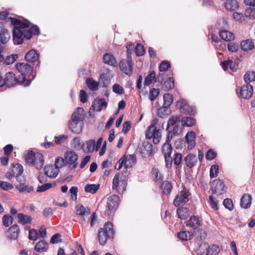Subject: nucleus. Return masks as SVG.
Instances as JSON below:
<instances>
[{"label":"nucleus","mask_w":255,"mask_h":255,"mask_svg":"<svg viewBox=\"0 0 255 255\" xmlns=\"http://www.w3.org/2000/svg\"><path fill=\"white\" fill-rule=\"evenodd\" d=\"M15 67L21 74L19 80L25 83V86H29L34 79L36 74L33 70L32 65L29 63H18L15 65Z\"/></svg>","instance_id":"nucleus-1"},{"label":"nucleus","mask_w":255,"mask_h":255,"mask_svg":"<svg viewBox=\"0 0 255 255\" xmlns=\"http://www.w3.org/2000/svg\"><path fill=\"white\" fill-rule=\"evenodd\" d=\"M114 235L112 224L109 222H107L98 231V237L100 244L104 245L109 239L113 238Z\"/></svg>","instance_id":"nucleus-2"},{"label":"nucleus","mask_w":255,"mask_h":255,"mask_svg":"<svg viewBox=\"0 0 255 255\" xmlns=\"http://www.w3.org/2000/svg\"><path fill=\"white\" fill-rule=\"evenodd\" d=\"M158 123V119H153L145 132L146 138L149 139L152 138L153 142L155 144H158L161 139L160 129H157L156 127Z\"/></svg>","instance_id":"nucleus-3"},{"label":"nucleus","mask_w":255,"mask_h":255,"mask_svg":"<svg viewBox=\"0 0 255 255\" xmlns=\"http://www.w3.org/2000/svg\"><path fill=\"white\" fill-rule=\"evenodd\" d=\"M13 40L15 44H20L23 43V38L30 39L31 38V33L25 29H13Z\"/></svg>","instance_id":"nucleus-4"},{"label":"nucleus","mask_w":255,"mask_h":255,"mask_svg":"<svg viewBox=\"0 0 255 255\" xmlns=\"http://www.w3.org/2000/svg\"><path fill=\"white\" fill-rule=\"evenodd\" d=\"M191 195L189 190L184 188L176 196L173 204L176 207L184 205L189 200V196Z\"/></svg>","instance_id":"nucleus-5"},{"label":"nucleus","mask_w":255,"mask_h":255,"mask_svg":"<svg viewBox=\"0 0 255 255\" xmlns=\"http://www.w3.org/2000/svg\"><path fill=\"white\" fill-rule=\"evenodd\" d=\"M119 197L118 195H112L107 199V209L105 214L106 215L109 216L112 211L115 210L119 205Z\"/></svg>","instance_id":"nucleus-6"},{"label":"nucleus","mask_w":255,"mask_h":255,"mask_svg":"<svg viewBox=\"0 0 255 255\" xmlns=\"http://www.w3.org/2000/svg\"><path fill=\"white\" fill-rule=\"evenodd\" d=\"M119 67L121 70L125 74L130 76L131 75L133 69V63L130 58L127 59H122L120 63Z\"/></svg>","instance_id":"nucleus-7"},{"label":"nucleus","mask_w":255,"mask_h":255,"mask_svg":"<svg viewBox=\"0 0 255 255\" xmlns=\"http://www.w3.org/2000/svg\"><path fill=\"white\" fill-rule=\"evenodd\" d=\"M237 93L239 97L249 99L253 96V87L250 84H246L241 88L239 92L237 90Z\"/></svg>","instance_id":"nucleus-8"},{"label":"nucleus","mask_w":255,"mask_h":255,"mask_svg":"<svg viewBox=\"0 0 255 255\" xmlns=\"http://www.w3.org/2000/svg\"><path fill=\"white\" fill-rule=\"evenodd\" d=\"M66 163L68 164H73V168H75L78 165L76 162L78 159V155L74 151H69L65 153L64 155Z\"/></svg>","instance_id":"nucleus-9"},{"label":"nucleus","mask_w":255,"mask_h":255,"mask_svg":"<svg viewBox=\"0 0 255 255\" xmlns=\"http://www.w3.org/2000/svg\"><path fill=\"white\" fill-rule=\"evenodd\" d=\"M196 133L193 131H188L185 135V142L187 144L188 149L191 150L194 148L196 143L195 139Z\"/></svg>","instance_id":"nucleus-10"},{"label":"nucleus","mask_w":255,"mask_h":255,"mask_svg":"<svg viewBox=\"0 0 255 255\" xmlns=\"http://www.w3.org/2000/svg\"><path fill=\"white\" fill-rule=\"evenodd\" d=\"M11 24L13 25V29H25V28L30 26V22L28 20L22 21L15 18H11Z\"/></svg>","instance_id":"nucleus-11"},{"label":"nucleus","mask_w":255,"mask_h":255,"mask_svg":"<svg viewBox=\"0 0 255 255\" xmlns=\"http://www.w3.org/2000/svg\"><path fill=\"white\" fill-rule=\"evenodd\" d=\"M154 153L152 145L148 142H144L141 147V153L143 157H147L152 155Z\"/></svg>","instance_id":"nucleus-12"},{"label":"nucleus","mask_w":255,"mask_h":255,"mask_svg":"<svg viewBox=\"0 0 255 255\" xmlns=\"http://www.w3.org/2000/svg\"><path fill=\"white\" fill-rule=\"evenodd\" d=\"M20 233L19 226L13 225L8 229L7 232V237L11 240H16Z\"/></svg>","instance_id":"nucleus-13"},{"label":"nucleus","mask_w":255,"mask_h":255,"mask_svg":"<svg viewBox=\"0 0 255 255\" xmlns=\"http://www.w3.org/2000/svg\"><path fill=\"white\" fill-rule=\"evenodd\" d=\"M45 174L49 177L51 178H55L59 172V170L54 165H46L44 168Z\"/></svg>","instance_id":"nucleus-14"},{"label":"nucleus","mask_w":255,"mask_h":255,"mask_svg":"<svg viewBox=\"0 0 255 255\" xmlns=\"http://www.w3.org/2000/svg\"><path fill=\"white\" fill-rule=\"evenodd\" d=\"M84 119V110L82 108H78L72 114L71 120L75 121L83 122Z\"/></svg>","instance_id":"nucleus-15"},{"label":"nucleus","mask_w":255,"mask_h":255,"mask_svg":"<svg viewBox=\"0 0 255 255\" xmlns=\"http://www.w3.org/2000/svg\"><path fill=\"white\" fill-rule=\"evenodd\" d=\"M69 128L72 132L76 133H79L82 130V123L70 120L69 122Z\"/></svg>","instance_id":"nucleus-16"},{"label":"nucleus","mask_w":255,"mask_h":255,"mask_svg":"<svg viewBox=\"0 0 255 255\" xmlns=\"http://www.w3.org/2000/svg\"><path fill=\"white\" fill-rule=\"evenodd\" d=\"M122 159H124L123 162L126 169L131 167L136 162V158L133 154L128 155L127 156L124 155L122 157Z\"/></svg>","instance_id":"nucleus-17"},{"label":"nucleus","mask_w":255,"mask_h":255,"mask_svg":"<svg viewBox=\"0 0 255 255\" xmlns=\"http://www.w3.org/2000/svg\"><path fill=\"white\" fill-rule=\"evenodd\" d=\"M25 59L30 63H33L38 61L39 59V55L34 50H29L25 55Z\"/></svg>","instance_id":"nucleus-18"},{"label":"nucleus","mask_w":255,"mask_h":255,"mask_svg":"<svg viewBox=\"0 0 255 255\" xmlns=\"http://www.w3.org/2000/svg\"><path fill=\"white\" fill-rule=\"evenodd\" d=\"M252 203V196L249 194H245L241 199L240 205L242 208L248 209Z\"/></svg>","instance_id":"nucleus-19"},{"label":"nucleus","mask_w":255,"mask_h":255,"mask_svg":"<svg viewBox=\"0 0 255 255\" xmlns=\"http://www.w3.org/2000/svg\"><path fill=\"white\" fill-rule=\"evenodd\" d=\"M107 105L108 104L106 101L104 99L101 98L95 100L92 107L94 110L100 112L102 110L103 107L106 108Z\"/></svg>","instance_id":"nucleus-20"},{"label":"nucleus","mask_w":255,"mask_h":255,"mask_svg":"<svg viewBox=\"0 0 255 255\" xmlns=\"http://www.w3.org/2000/svg\"><path fill=\"white\" fill-rule=\"evenodd\" d=\"M17 219L18 222L22 225H29L32 220L31 216L22 213L18 214Z\"/></svg>","instance_id":"nucleus-21"},{"label":"nucleus","mask_w":255,"mask_h":255,"mask_svg":"<svg viewBox=\"0 0 255 255\" xmlns=\"http://www.w3.org/2000/svg\"><path fill=\"white\" fill-rule=\"evenodd\" d=\"M75 213L77 215L80 216L88 215L91 213L90 209L88 207H84L81 204H78L76 206Z\"/></svg>","instance_id":"nucleus-22"},{"label":"nucleus","mask_w":255,"mask_h":255,"mask_svg":"<svg viewBox=\"0 0 255 255\" xmlns=\"http://www.w3.org/2000/svg\"><path fill=\"white\" fill-rule=\"evenodd\" d=\"M224 184L220 180L214 181L213 182L212 191L213 193H219L221 194L224 190Z\"/></svg>","instance_id":"nucleus-23"},{"label":"nucleus","mask_w":255,"mask_h":255,"mask_svg":"<svg viewBox=\"0 0 255 255\" xmlns=\"http://www.w3.org/2000/svg\"><path fill=\"white\" fill-rule=\"evenodd\" d=\"M186 165L189 168H192L197 162V158L196 155L190 153L185 158Z\"/></svg>","instance_id":"nucleus-24"},{"label":"nucleus","mask_w":255,"mask_h":255,"mask_svg":"<svg viewBox=\"0 0 255 255\" xmlns=\"http://www.w3.org/2000/svg\"><path fill=\"white\" fill-rule=\"evenodd\" d=\"M200 221L199 218L195 216H191L186 224L187 226H189L193 229H196L200 226Z\"/></svg>","instance_id":"nucleus-25"},{"label":"nucleus","mask_w":255,"mask_h":255,"mask_svg":"<svg viewBox=\"0 0 255 255\" xmlns=\"http://www.w3.org/2000/svg\"><path fill=\"white\" fill-rule=\"evenodd\" d=\"M111 82L110 75L107 73H102L100 75L99 83L103 87H107Z\"/></svg>","instance_id":"nucleus-26"},{"label":"nucleus","mask_w":255,"mask_h":255,"mask_svg":"<svg viewBox=\"0 0 255 255\" xmlns=\"http://www.w3.org/2000/svg\"><path fill=\"white\" fill-rule=\"evenodd\" d=\"M219 35L222 39L226 41H230L233 40L235 37L233 33L226 30H221L220 31Z\"/></svg>","instance_id":"nucleus-27"},{"label":"nucleus","mask_w":255,"mask_h":255,"mask_svg":"<svg viewBox=\"0 0 255 255\" xmlns=\"http://www.w3.org/2000/svg\"><path fill=\"white\" fill-rule=\"evenodd\" d=\"M241 47L243 51H247L255 48L254 42L251 39L243 40L241 42Z\"/></svg>","instance_id":"nucleus-28"},{"label":"nucleus","mask_w":255,"mask_h":255,"mask_svg":"<svg viewBox=\"0 0 255 255\" xmlns=\"http://www.w3.org/2000/svg\"><path fill=\"white\" fill-rule=\"evenodd\" d=\"M103 61L105 64L113 66H116L118 64L113 55L109 53H106L104 55Z\"/></svg>","instance_id":"nucleus-29"},{"label":"nucleus","mask_w":255,"mask_h":255,"mask_svg":"<svg viewBox=\"0 0 255 255\" xmlns=\"http://www.w3.org/2000/svg\"><path fill=\"white\" fill-rule=\"evenodd\" d=\"M48 247L47 243L44 240L39 241L35 246V250L40 253L45 252L47 251Z\"/></svg>","instance_id":"nucleus-30"},{"label":"nucleus","mask_w":255,"mask_h":255,"mask_svg":"<svg viewBox=\"0 0 255 255\" xmlns=\"http://www.w3.org/2000/svg\"><path fill=\"white\" fill-rule=\"evenodd\" d=\"M177 214L179 218L181 220H185L189 216V211L187 208H178L177 209Z\"/></svg>","instance_id":"nucleus-31"},{"label":"nucleus","mask_w":255,"mask_h":255,"mask_svg":"<svg viewBox=\"0 0 255 255\" xmlns=\"http://www.w3.org/2000/svg\"><path fill=\"white\" fill-rule=\"evenodd\" d=\"M225 7L227 10L234 11L238 8L239 5L236 0H227Z\"/></svg>","instance_id":"nucleus-32"},{"label":"nucleus","mask_w":255,"mask_h":255,"mask_svg":"<svg viewBox=\"0 0 255 255\" xmlns=\"http://www.w3.org/2000/svg\"><path fill=\"white\" fill-rule=\"evenodd\" d=\"M10 38V34L8 30L4 28L0 30V43L5 44L7 42Z\"/></svg>","instance_id":"nucleus-33"},{"label":"nucleus","mask_w":255,"mask_h":255,"mask_svg":"<svg viewBox=\"0 0 255 255\" xmlns=\"http://www.w3.org/2000/svg\"><path fill=\"white\" fill-rule=\"evenodd\" d=\"M173 186L171 181H165L162 182L161 188L162 190L163 193L164 194H169L170 193Z\"/></svg>","instance_id":"nucleus-34"},{"label":"nucleus","mask_w":255,"mask_h":255,"mask_svg":"<svg viewBox=\"0 0 255 255\" xmlns=\"http://www.w3.org/2000/svg\"><path fill=\"white\" fill-rule=\"evenodd\" d=\"M244 80L246 84H250L252 82L255 81V71L246 72L244 76Z\"/></svg>","instance_id":"nucleus-35"},{"label":"nucleus","mask_w":255,"mask_h":255,"mask_svg":"<svg viewBox=\"0 0 255 255\" xmlns=\"http://www.w3.org/2000/svg\"><path fill=\"white\" fill-rule=\"evenodd\" d=\"M36 158L34 160V164L32 166H35L37 169H40L42 168L44 164V158L42 154L37 153Z\"/></svg>","instance_id":"nucleus-36"},{"label":"nucleus","mask_w":255,"mask_h":255,"mask_svg":"<svg viewBox=\"0 0 255 255\" xmlns=\"http://www.w3.org/2000/svg\"><path fill=\"white\" fill-rule=\"evenodd\" d=\"M37 156V154H35L33 151H29L25 156V160L27 164L32 166L34 164V160Z\"/></svg>","instance_id":"nucleus-37"},{"label":"nucleus","mask_w":255,"mask_h":255,"mask_svg":"<svg viewBox=\"0 0 255 255\" xmlns=\"http://www.w3.org/2000/svg\"><path fill=\"white\" fill-rule=\"evenodd\" d=\"M86 83L89 87V88L93 91H97L98 89V86L100 85L99 81L96 82L93 79L91 78H88L86 79Z\"/></svg>","instance_id":"nucleus-38"},{"label":"nucleus","mask_w":255,"mask_h":255,"mask_svg":"<svg viewBox=\"0 0 255 255\" xmlns=\"http://www.w3.org/2000/svg\"><path fill=\"white\" fill-rule=\"evenodd\" d=\"M164 103L163 105V108H168L173 103V96L169 94L166 93L163 95Z\"/></svg>","instance_id":"nucleus-39"},{"label":"nucleus","mask_w":255,"mask_h":255,"mask_svg":"<svg viewBox=\"0 0 255 255\" xmlns=\"http://www.w3.org/2000/svg\"><path fill=\"white\" fill-rule=\"evenodd\" d=\"M174 87V82L173 79L171 77L168 78L162 85V88L165 91H168Z\"/></svg>","instance_id":"nucleus-40"},{"label":"nucleus","mask_w":255,"mask_h":255,"mask_svg":"<svg viewBox=\"0 0 255 255\" xmlns=\"http://www.w3.org/2000/svg\"><path fill=\"white\" fill-rule=\"evenodd\" d=\"M220 252V249L218 246L216 245H208V250L206 254L209 255H218Z\"/></svg>","instance_id":"nucleus-41"},{"label":"nucleus","mask_w":255,"mask_h":255,"mask_svg":"<svg viewBox=\"0 0 255 255\" xmlns=\"http://www.w3.org/2000/svg\"><path fill=\"white\" fill-rule=\"evenodd\" d=\"M100 188V184H87L84 188L85 191L92 194L95 193Z\"/></svg>","instance_id":"nucleus-42"},{"label":"nucleus","mask_w":255,"mask_h":255,"mask_svg":"<svg viewBox=\"0 0 255 255\" xmlns=\"http://www.w3.org/2000/svg\"><path fill=\"white\" fill-rule=\"evenodd\" d=\"M173 148L170 143H164L161 148L162 154L164 155H171Z\"/></svg>","instance_id":"nucleus-43"},{"label":"nucleus","mask_w":255,"mask_h":255,"mask_svg":"<svg viewBox=\"0 0 255 255\" xmlns=\"http://www.w3.org/2000/svg\"><path fill=\"white\" fill-rule=\"evenodd\" d=\"M86 146L84 149L86 152H92L95 149V140L94 139H90L86 141Z\"/></svg>","instance_id":"nucleus-44"},{"label":"nucleus","mask_w":255,"mask_h":255,"mask_svg":"<svg viewBox=\"0 0 255 255\" xmlns=\"http://www.w3.org/2000/svg\"><path fill=\"white\" fill-rule=\"evenodd\" d=\"M195 123V120L191 117H184L181 120V124L183 126L191 127Z\"/></svg>","instance_id":"nucleus-45"},{"label":"nucleus","mask_w":255,"mask_h":255,"mask_svg":"<svg viewBox=\"0 0 255 255\" xmlns=\"http://www.w3.org/2000/svg\"><path fill=\"white\" fill-rule=\"evenodd\" d=\"M192 234L187 231H182L179 232L178 235V238L182 241H188L191 239Z\"/></svg>","instance_id":"nucleus-46"},{"label":"nucleus","mask_w":255,"mask_h":255,"mask_svg":"<svg viewBox=\"0 0 255 255\" xmlns=\"http://www.w3.org/2000/svg\"><path fill=\"white\" fill-rule=\"evenodd\" d=\"M176 106L180 109L181 113H185L187 110V102L186 100L181 99L179 100L176 104Z\"/></svg>","instance_id":"nucleus-47"},{"label":"nucleus","mask_w":255,"mask_h":255,"mask_svg":"<svg viewBox=\"0 0 255 255\" xmlns=\"http://www.w3.org/2000/svg\"><path fill=\"white\" fill-rule=\"evenodd\" d=\"M18 57V55L16 54L7 56L4 60L3 63L7 65L12 64L17 59Z\"/></svg>","instance_id":"nucleus-48"},{"label":"nucleus","mask_w":255,"mask_h":255,"mask_svg":"<svg viewBox=\"0 0 255 255\" xmlns=\"http://www.w3.org/2000/svg\"><path fill=\"white\" fill-rule=\"evenodd\" d=\"M155 78V72H151L145 78L144 84L146 86L150 85Z\"/></svg>","instance_id":"nucleus-49"},{"label":"nucleus","mask_w":255,"mask_h":255,"mask_svg":"<svg viewBox=\"0 0 255 255\" xmlns=\"http://www.w3.org/2000/svg\"><path fill=\"white\" fill-rule=\"evenodd\" d=\"M16 188L18 190L19 192L30 193L32 191L33 188L32 187L28 185H20L16 186Z\"/></svg>","instance_id":"nucleus-50"},{"label":"nucleus","mask_w":255,"mask_h":255,"mask_svg":"<svg viewBox=\"0 0 255 255\" xmlns=\"http://www.w3.org/2000/svg\"><path fill=\"white\" fill-rule=\"evenodd\" d=\"M208 250V245L206 243L201 244L198 249V253L199 255H209L206 254Z\"/></svg>","instance_id":"nucleus-51"},{"label":"nucleus","mask_w":255,"mask_h":255,"mask_svg":"<svg viewBox=\"0 0 255 255\" xmlns=\"http://www.w3.org/2000/svg\"><path fill=\"white\" fill-rule=\"evenodd\" d=\"M39 238L38 231L35 229H31L29 231L28 239L32 241H36Z\"/></svg>","instance_id":"nucleus-52"},{"label":"nucleus","mask_w":255,"mask_h":255,"mask_svg":"<svg viewBox=\"0 0 255 255\" xmlns=\"http://www.w3.org/2000/svg\"><path fill=\"white\" fill-rule=\"evenodd\" d=\"M159 94L158 89L152 88L149 91V98L151 101H154Z\"/></svg>","instance_id":"nucleus-53"},{"label":"nucleus","mask_w":255,"mask_h":255,"mask_svg":"<svg viewBox=\"0 0 255 255\" xmlns=\"http://www.w3.org/2000/svg\"><path fill=\"white\" fill-rule=\"evenodd\" d=\"M66 163L65 159L61 157H58L55 159L54 166L59 169L60 168L65 165Z\"/></svg>","instance_id":"nucleus-54"},{"label":"nucleus","mask_w":255,"mask_h":255,"mask_svg":"<svg viewBox=\"0 0 255 255\" xmlns=\"http://www.w3.org/2000/svg\"><path fill=\"white\" fill-rule=\"evenodd\" d=\"M12 172L15 176L18 174H22L23 172V167L19 164H16L13 166Z\"/></svg>","instance_id":"nucleus-55"},{"label":"nucleus","mask_w":255,"mask_h":255,"mask_svg":"<svg viewBox=\"0 0 255 255\" xmlns=\"http://www.w3.org/2000/svg\"><path fill=\"white\" fill-rule=\"evenodd\" d=\"M245 16L250 19H255V8L249 7L246 9Z\"/></svg>","instance_id":"nucleus-56"},{"label":"nucleus","mask_w":255,"mask_h":255,"mask_svg":"<svg viewBox=\"0 0 255 255\" xmlns=\"http://www.w3.org/2000/svg\"><path fill=\"white\" fill-rule=\"evenodd\" d=\"M12 218L11 216L8 215H4L2 218L3 225L5 227H8L12 223Z\"/></svg>","instance_id":"nucleus-57"},{"label":"nucleus","mask_w":255,"mask_h":255,"mask_svg":"<svg viewBox=\"0 0 255 255\" xmlns=\"http://www.w3.org/2000/svg\"><path fill=\"white\" fill-rule=\"evenodd\" d=\"M219 166L217 165H213L211 166L210 170V176L214 178L218 175L219 172Z\"/></svg>","instance_id":"nucleus-58"},{"label":"nucleus","mask_w":255,"mask_h":255,"mask_svg":"<svg viewBox=\"0 0 255 255\" xmlns=\"http://www.w3.org/2000/svg\"><path fill=\"white\" fill-rule=\"evenodd\" d=\"M53 186V184L50 183H46L44 184H43L41 186H39L37 187L36 191L37 192H44L51 187H52Z\"/></svg>","instance_id":"nucleus-59"},{"label":"nucleus","mask_w":255,"mask_h":255,"mask_svg":"<svg viewBox=\"0 0 255 255\" xmlns=\"http://www.w3.org/2000/svg\"><path fill=\"white\" fill-rule=\"evenodd\" d=\"M136 55L137 56H142L145 53V50L143 45L138 43L135 49Z\"/></svg>","instance_id":"nucleus-60"},{"label":"nucleus","mask_w":255,"mask_h":255,"mask_svg":"<svg viewBox=\"0 0 255 255\" xmlns=\"http://www.w3.org/2000/svg\"><path fill=\"white\" fill-rule=\"evenodd\" d=\"M223 205L225 207L230 211H232L234 209V205L232 200L230 199L227 198L224 200Z\"/></svg>","instance_id":"nucleus-61"},{"label":"nucleus","mask_w":255,"mask_h":255,"mask_svg":"<svg viewBox=\"0 0 255 255\" xmlns=\"http://www.w3.org/2000/svg\"><path fill=\"white\" fill-rule=\"evenodd\" d=\"M179 117L177 116H172L171 118L169 119L167 129L169 128L170 126H173L175 125L177 123H179Z\"/></svg>","instance_id":"nucleus-62"},{"label":"nucleus","mask_w":255,"mask_h":255,"mask_svg":"<svg viewBox=\"0 0 255 255\" xmlns=\"http://www.w3.org/2000/svg\"><path fill=\"white\" fill-rule=\"evenodd\" d=\"M170 67L169 62L167 61H163L161 62L159 66V69L160 72H164L167 71Z\"/></svg>","instance_id":"nucleus-63"},{"label":"nucleus","mask_w":255,"mask_h":255,"mask_svg":"<svg viewBox=\"0 0 255 255\" xmlns=\"http://www.w3.org/2000/svg\"><path fill=\"white\" fill-rule=\"evenodd\" d=\"M174 156V164L177 167L181 163L182 159V156L180 153H175Z\"/></svg>","instance_id":"nucleus-64"}]
</instances>
